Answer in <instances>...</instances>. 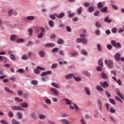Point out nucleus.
<instances>
[{
	"mask_svg": "<svg viewBox=\"0 0 124 124\" xmlns=\"http://www.w3.org/2000/svg\"><path fill=\"white\" fill-rule=\"evenodd\" d=\"M21 106L23 108H28V107H29V105L27 103H24L21 105Z\"/></svg>",
	"mask_w": 124,
	"mask_h": 124,
	"instance_id": "c85d7f7f",
	"label": "nucleus"
},
{
	"mask_svg": "<svg viewBox=\"0 0 124 124\" xmlns=\"http://www.w3.org/2000/svg\"><path fill=\"white\" fill-rule=\"evenodd\" d=\"M116 94H117L121 99H123V100H124V95L122 94V93H121V92L119 90H117Z\"/></svg>",
	"mask_w": 124,
	"mask_h": 124,
	"instance_id": "f8f14e48",
	"label": "nucleus"
},
{
	"mask_svg": "<svg viewBox=\"0 0 124 124\" xmlns=\"http://www.w3.org/2000/svg\"><path fill=\"white\" fill-rule=\"evenodd\" d=\"M103 7V3L101 2H99L97 4V8L99 9H101Z\"/></svg>",
	"mask_w": 124,
	"mask_h": 124,
	"instance_id": "cd10ccee",
	"label": "nucleus"
},
{
	"mask_svg": "<svg viewBox=\"0 0 124 124\" xmlns=\"http://www.w3.org/2000/svg\"><path fill=\"white\" fill-rule=\"evenodd\" d=\"M115 99L116 100H117L118 101H119L120 102H121V103H123V100H122V99H121V98H120L119 97L116 96H115Z\"/></svg>",
	"mask_w": 124,
	"mask_h": 124,
	"instance_id": "8fccbe9b",
	"label": "nucleus"
},
{
	"mask_svg": "<svg viewBox=\"0 0 124 124\" xmlns=\"http://www.w3.org/2000/svg\"><path fill=\"white\" fill-rule=\"evenodd\" d=\"M111 44H112V45H113V47H115V48H121L122 47L121 44H120V43H118L117 44V42H116V41H115V40H112L111 42Z\"/></svg>",
	"mask_w": 124,
	"mask_h": 124,
	"instance_id": "7ed1b4c3",
	"label": "nucleus"
},
{
	"mask_svg": "<svg viewBox=\"0 0 124 124\" xmlns=\"http://www.w3.org/2000/svg\"><path fill=\"white\" fill-rule=\"evenodd\" d=\"M24 40L23 39L20 38V39H18L16 40L17 43H20V42H24Z\"/></svg>",
	"mask_w": 124,
	"mask_h": 124,
	"instance_id": "864d4df0",
	"label": "nucleus"
},
{
	"mask_svg": "<svg viewBox=\"0 0 124 124\" xmlns=\"http://www.w3.org/2000/svg\"><path fill=\"white\" fill-rule=\"evenodd\" d=\"M74 107H75V108L76 109V112H78V109H79L78 106H77V105H76V104H74Z\"/></svg>",
	"mask_w": 124,
	"mask_h": 124,
	"instance_id": "13d9d810",
	"label": "nucleus"
},
{
	"mask_svg": "<svg viewBox=\"0 0 124 124\" xmlns=\"http://www.w3.org/2000/svg\"><path fill=\"white\" fill-rule=\"evenodd\" d=\"M59 48L58 47H56V48H54L53 49H52V52H53V53H56L57 52H58V51H59Z\"/></svg>",
	"mask_w": 124,
	"mask_h": 124,
	"instance_id": "4d7b16f0",
	"label": "nucleus"
},
{
	"mask_svg": "<svg viewBox=\"0 0 124 124\" xmlns=\"http://www.w3.org/2000/svg\"><path fill=\"white\" fill-rule=\"evenodd\" d=\"M45 47H55V44L54 43H48L45 45Z\"/></svg>",
	"mask_w": 124,
	"mask_h": 124,
	"instance_id": "aec40b11",
	"label": "nucleus"
},
{
	"mask_svg": "<svg viewBox=\"0 0 124 124\" xmlns=\"http://www.w3.org/2000/svg\"><path fill=\"white\" fill-rule=\"evenodd\" d=\"M98 65L96 68L97 71H102V68H103V61L102 59H99Z\"/></svg>",
	"mask_w": 124,
	"mask_h": 124,
	"instance_id": "f03ea898",
	"label": "nucleus"
},
{
	"mask_svg": "<svg viewBox=\"0 0 124 124\" xmlns=\"http://www.w3.org/2000/svg\"><path fill=\"white\" fill-rule=\"evenodd\" d=\"M39 118L40 120H45V119H46V115H45L44 114H40L39 115Z\"/></svg>",
	"mask_w": 124,
	"mask_h": 124,
	"instance_id": "b1692460",
	"label": "nucleus"
},
{
	"mask_svg": "<svg viewBox=\"0 0 124 124\" xmlns=\"http://www.w3.org/2000/svg\"><path fill=\"white\" fill-rule=\"evenodd\" d=\"M64 100H65L67 105H70L72 104V101H71L68 99H65Z\"/></svg>",
	"mask_w": 124,
	"mask_h": 124,
	"instance_id": "7c9ffc66",
	"label": "nucleus"
},
{
	"mask_svg": "<svg viewBox=\"0 0 124 124\" xmlns=\"http://www.w3.org/2000/svg\"><path fill=\"white\" fill-rule=\"evenodd\" d=\"M104 21L106 22V23H111L112 19H109L108 16H106V17L104 19Z\"/></svg>",
	"mask_w": 124,
	"mask_h": 124,
	"instance_id": "412c9836",
	"label": "nucleus"
},
{
	"mask_svg": "<svg viewBox=\"0 0 124 124\" xmlns=\"http://www.w3.org/2000/svg\"><path fill=\"white\" fill-rule=\"evenodd\" d=\"M39 55L40 57L43 58V57H44V55H45V52L42 50H39Z\"/></svg>",
	"mask_w": 124,
	"mask_h": 124,
	"instance_id": "5701e85b",
	"label": "nucleus"
},
{
	"mask_svg": "<svg viewBox=\"0 0 124 124\" xmlns=\"http://www.w3.org/2000/svg\"><path fill=\"white\" fill-rule=\"evenodd\" d=\"M12 123L13 124H20L18 121H16V120L14 119L12 120Z\"/></svg>",
	"mask_w": 124,
	"mask_h": 124,
	"instance_id": "a18cd8bd",
	"label": "nucleus"
},
{
	"mask_svg": "<svg viewBox=\"0 0 124 124\" xmlns=\"http://www.w3.org/2000/svg\"><path fill=\"white\" fill-rule=\"evenodd\" d=\"M95 26L97 28H100L101 27V24L99 22H96L95 23Z\"/></svg>",
	"mask_w": 124,
	"mask_h": 124,
	"instance_id": "680f3d73",
	"label": "nucleus"
},
{
	"mask_svg": "<svg viewBox=\"0 0 124 124\" xmlns=\"http://www.w3.org/2000/svg\"><path fill=\"white\" fill-rule=\"evenodd\" d=\"M86 36H87V35L85 34H82L80 35V37H81V42H82L83 44H86V43H88V41H87L86 38H84L86 37Z\"/></svg>",
	"mask_w": 124,
	"mask_h": 124,
	"instance_id": "423d86ee",
	"label": "nucleus"
},
{
	"mask_svg": "<svg viewBox=\"0 0 124 124\" xmlns=\"http://www.w3.org/2000/svg\"><path fill=\"white\" fill-rule=\"evenodd\" d=\"M85 91L87 95H91V90L89 87H85Z\"/></svg>",
	"mask_w": 124,
	"mask_h": 124,
	"instance_id": "2eb2a0df",
	"label": "nucleus"
},
{
	"mask_svg": "<svg viewBox=\"0 0 124 124\" xmlns=\"http://www.w3.org/2000/svg\"><path fill=\"white\" fill-rule=\"evenodd\" d=\"M97 104L98 106L99 110L101 111L102 110V102H101L99 98L97 99Z\"/></svg>",
	"mask_w": 124,
	"mask_h": 124,
	"instance_id": "0eeeda50",
	"label": "nucleus"
},
{
	"mask_svg": "<svg viewBox=\"0 0 124 124\" xmlns=\"http://www.w3.org/2000/svg\"><path fill=\"white\" fill-rule=\"evenodd\" d=\"M4 90L5 92L9 93H13V91L9 90V88H8L7 87H5L4 88Z\"/></svg>",
	"mask_w": 124,
	"mask_h": 124,
	"instance_id": "4be33fe9",
	"label": "nucleus"
},
{
	"mask_svg": "<svg viewBox=\"0 0 124 124\" xmlns=\"http://www.w3.org/2000/svg\"><path fill=\"white\" fill-rule=\"evenodd\" d=\"M31 118L33 119V120H36L37 119V117L36 116V114H35V112H32L31 114Z\"/></svg>",
	"mask_w": 124,
	"mask_h": 124,
	"instance_id": "6ab92c4d",
	"label": "nucleus"
},
{
	"mask_svg": "<svg viewBox=\"0 0 124 124\" xmlns=\"http://www.w3.org/2000/svg\"><path fill=\"white\" fill-rule=\"evenodd\" d=\"M58 44H59L60 45L62 44H63V40L62 39L60 38L57 42Z\"/></svg>",
	"mask_w": 124,
	"mask_h": 124,
	"instance_id": "72a5a7b5",
	"label": "nucleus"
},
{
	"mask_svg": "<svg viewBox=\"0 0 124 124\" xmlns=\"http://www.w3.org/2000/svg\"><path fill=\"white\" fill-rule=\"evenodd\" d=\"M21 59L22 60H28V56L25 54L24 55H23V56L21 57Z\"/></svg>",
	"mask_w": 124,
	"mask_h": 124,
	"instance_id": "e2e57ef3",
	"label": "nucleus"
},
{
	"mask_svg": "<svg viewBox=\"0 0 124 124\" xmlns=\"http://www.w3.org/2000/svg\"><path fill=\"white\" fill-rule=\"evenodd\" d=\"M50 91L53 93L54 95H56L57 96H59L60 95V93H59V91L55 88H51Z\"/></svg>",
	"mask_w": 124,
	"mask_h": 124,
	"instance_id": "6e6552de",
	"label": "nucleus"
},
{
	"mask_svg": "<svg viewBox=\"0 0 124 124\" xmlns=\"http://www.w3.org/2000/svg\"><path fill=\"white\" fill-rule=\"evenodd\" d=\"M58 66V64L57 63H53L52 64L51 66V68H56Z\"/></svg>",
	"mask_w": 124,
	"mask_h": 124,
	"instance_id": "0e129e2a",
	"label": "nucleus"
},
{
	"mask_svg": "<svg viewBox=\"0 0 124 124\" xmlns=\"http://www.w3.org/2000/svg\"><path fill=\"white\" fill-rule=\"evenodd\" d=\"M73 78H74V80H75V81H76L77 82H80V81H81V80H82V78H81L75 77V75L74 76Z\"/></svg>",
	"mask_w": 124,
	"mask_h": 124,
	"instance_id": "a878e982",
	"label": "nucleus"
},
{
	"mask_svg": "<svg viewBox=\"0 0 124 124\" xmlns=\"http://www.w3.org/2000/svg\"><path fill=\"white\" fill-rule=\"evenodd\" d=\"M12 14H13V10L11 9V10H9L8 12V16H12Z\"/></svg>",
	"mask_w": 124,
	"mask_h": 124,
	"instance_id": "ea45409f",
	"label": "nucleus"
},
{
	"mask_svg": "<svg viewBox=\"0 0 124 124\" xmlns=\"http://www.w3.org/2000/svg\"><path fill=\"white\" fill-rule=\"evenodd\" d=\"M28 32H29L30 36H31V35H32V33L33 32V30L32 29H29Z\"/></svg>",
	"mask_w": 124,
	"mask_h": 124,
	"instance_id": "49530a36",
	"label": "nucleus"
},
{
	"mask_svg": "<svg viewBox=\"0 0 124 124\" xmlns=\"http://www.w3.org/2000/svg\"><path fill=\"white\" fill-rule=\"evenodd\" d=\"M100 85L104 88V89H105V88H107L109 87V85H108V83L106 81H104V83H100Z\"/></svg>",
	"mask_w": 124,
	"mask_h": 124,
	"instance_id": "ddd939ff",
	"label": "nucleus"
},
{
	"mask_svg": "<svg viewBox=\"0 0 124 124\" xmlns=\"http://www.w3.org/2000/svg\"><path fill=\"white\" fill-rule=\"evenodd\" d=\"M54 15L56 17H58V18H59V19H61V18H63V17H64L65 16L64 13H61L59 15H58V14L55 13L54 14Z\"/></svg>",
	"mask_w": 124,
	"mask_h": 124,
	"instance_id": "1a4fd4ad",
	"label": "nucleus"
},
{
	"mask_svg": "<svg viewBox=\"0 0 124 124\" xmlns=\"http://www.w3.org/2000/svg\"><path fill=\"white\" fill-rule=\"evenodd\" d=\"M105 64H107L109 68H112V67H113V62L111 60H105Z\"/></svg>",
	"mask_w": 124,
	"mask_h": 124,
	"instance_id": "20e7f679",
	"label": "nucleus"
},
{
	"mask_svg": "<svg viewBox=\"0 0 124 124\" xmlns=\"http://www.w3.org/2000/svg\"><path fill=\"white\" fill-rule=\"evenodd\" d=\"M109 102L111 103V104H113V105H116V102L114 101L113 99H109Z\"/></svg>",
	"mask_w": 124,
	"mask_h": 124,
	"instance_id": "58836bf2",
	"label": "nucleus"
},
{
	"mask_svg": "<svg viewBox=\"0 0 124 124\" xmlns=\"http://www.w3.org/2000/svg\"><path fill=\"white\" fill-rule=\"evenodd\" d=\"M47 123L48 124H56L53 120H47Z\"/></svg>",
	"mask_w": 124,
	"mask_h": 124,
	"instance_id": "6e6d98bb",
	"label": "nucleus"
},
{
	"mask_svg": "<svg viewBox=\"0 0 124 124\" xmlns=\"http://www.w3.org/2000/svg\"><path fill=\"white\" fill-rule=\"evenodd\" d=\"M107 7H105L102 9H101V12H106L107 11Z\"/></svg>",
	"mask_w": 124,
	"mask_h": 124,
	"instance_id": "de8ad7c7",
	"label": "nucleus"
},
{
	"mask_svg": "<svg viewBox=\"0 0 124 124\" xmlns=\"http://www.w3.org/2000/svg\"><path fill=\"white\" fill-rule=\"evenodd\" d=\"M46 103L47 105H51V100L50 99H46Z\"/></svg>",
	"mask_w": 124,
	"mask_h": 124,
	"instance_id": "37998d69",
	"label": "nucleus"
},
{
	"mask_svg": "<svg viewBox=\"0 0 124 124\" xmlns=\"http://www.w3.org/2000/svg\"><path fill=\"white\" fill-rule=\"evenodd\" d=\"M16 115H17L18 117V119H21L22 118H23V114H22V113L21 112H17L16 113Z\"/></svg>",
	"mask_w": 124,
	"mask_h": 124,
	"instance_id": "e433bc0d",
	"label": "nucleus"
},
{
	"mask_svg": "<svg viewBox=\"0 0 124 124\" xmlns=\"http://www.w3.org/2000/svg\"><path fill=\"white\" fill-rule=\"evenodd\" d=\"M12 108V109L14 110V111H22L23 110V108L19 106H13Z\"/></svg>",
	"mask_w": 124,
	"mask_h": 124,
	"instance_id": "39448f33",
	"label": "nucleus"
},
{
	"mask_svg": "<svg viewBox=\"0 0 124 124\" xmlns=\"http://www.w3.org/2000/svg\"><path fill=\"white\" fill-rule=\"evenodd\" d=\"M18 72H19V73H24L25 72V70L23 69H19L17 70Z\"/></svg>",
	"mask_w": 124,
	"mask_h": 124,
	"instance_id": "bf43d9fd",
	"label": "nucleus"
},
{
	"mask_svg": "<svg viewBox=\"0 0 124 124\" xmlns=\"http://www.w3.org/2000/svg\"><path fill=\"white\" fill-rule=\"evenodd\" d=\"M97 48L98 52H101V46L99 45V44H97Z\"/></svg>",
	"mask_w": 124,
	"mask_h": 124,
	"instance_id": "c03bdc74",
	"label": "nucleus"
},
{
	"mask_svg": "<svg viewBox=\"0 0 124 124\" xmlns=\"http://www.w3.org/2000/svg\"><path fill=\"white\" fill-rule=\"evenodd\" d=\"M10 58L12 61H15V60H16V57L14 54H11L10 55Z\"/></svg>",
	"mask_w": 124,
	"mask_h": 124,
	"instance_id": "bb28decb",
	"label": "nucleus"
},
{
	"mask_svg": "<svg viewBox=\"0 0 124 124\" xmlns=\"http://www.w3.org/2000/svg\"><path fill=\"white\" fill-rule=\"evenodd\" d=\"M101 75H102V78L103 79H107L108 76L106 74L103 72H102Z\"/></svg>",
	"mask_w": 124,
	"mask_h": 124,
	"instance_id": "2f4dec72",
	"label": "nucleus"
},
{
	"mask_svg": "<svg viewBox=\"0 0 124 124\" xmlns=\"http://www.w3.org/2000/svg\"><path fill=\"white\" fill-rule=\"evenodd\" d=\"M8 116L9 117V118H13V117L14 116V114L12 111H10L8 113Z\"/></svg>",
	"mask_w": 124,
	"mask_h": 124,
	"instance_id": "c756f323",
	"label": "nucleus"
},
{
	"mask_svg": "<svg viewBox=\"0 0 124 124\" xmlns=\"http://www.w3.org/2000/svg\"><path fill=\"white\" fill-rule=\"evenodd\" d=\"M16 101H17V102H23V100L22 99H20V98L18 97H16L15 98Z\"/></svg>",
	"mask_w": 124,
	"mask_h": 124,
	"instance_id": "4c0bfd02",
	"label": "nucleus"
},
{
	"mask_svg": "<svg viewBox=\"0 0 124 124\" xmlns=\"http://www.w3.org/2000/svg\"><path fill=\"white\" fill-rule=\"evenodd\" d=\"M84 74L86 75V76H87V77H91V74L88 71H85Z\"/></svg>",
	"mask_w": 124,
	"mask_h": 124,
	"instance_id": "5fc2aeb1",
	"label": "nucleus"
},
{
	"mask_svg": "<svg viewBox=\"0 0 124 124\" xmlns=\"http://www.w3.org/2000/svg\"><path fill=\"white\" fill-rule=\"evenodd\" d=\"M81 53L83 54V55H84L85 56H87L88 55V53L85 50L82 49L81 50Z\"/></svg>",
	"mask_w": 124,
	"mask_h": 124,
	"instance_id": "603ef678",
	"label": "nucleus"
},
{
	"mask_svg": "<svg viewBox=\"0 0 124 124\" xmlns=\"http://www.w3.org/2000/svg\"><path fill=\"white\" fill-rule=\"evenodd\" d=\"M48 24L50 27H54V22L53 21V20H50Z\"/></svg>",
	"mask_w": 124,
	"mask_h": 124,
	"instance_id": "09e8293b",
	"label": "nucleus"
},
{
	"mask_svg": "<svg viewBox=\"0 0 124 124\" xmlns=\"http://www.w3.org/2000/svg\"><path fill=\"white\" fill-rule=\"evenodd\" d=\"M51 85L54 87V88H56V89H60L61 86L59 84L56 83V82H53L51 83Z\"/></svg>",
	"mask_w": 124,
	"mask_h": 124,
	"instance_id": "f3484780",
	"label": "nucleus"
},
{
	"mask_svg": "<svg viewBox=\"0 0 124 124\" xmlns=\"http://www.w3.org/2000/svg\"><path fill=\"white\" fill-rule=\"evenodd\" d=\"M99 14V11H96L94 13V16H98Z\"/></svg>",
	"mask_w": 124,
	"mask_h": 124,
	"instance_id": "69168bd1",
	"label": "nucleus"
},
{
	"mask_svg": "<svg viewBox=\"0 0 124 124\" xmlns=\"http://www.w3.org/2000/svg\"><path fill=\"white\" fill-rule=\"evenodd\" d=\"M37 31V33H39L37 35V37H38V38H42V37H43V32L45 31V29L41 27L39 28Z\"/></svg>",
	"mask_w": 124,
	"mask_h": 124,
	"instance_id": "f257e3e1",
	"label": "nucleus"
},
{
	"mask_svg": "<svg viewBox=\"0 0 124 124\" xmlns=\"http://www.w3.org/2000/svg\"><path fill=\"white\" fill-rule=\"evenodd\" d=\"M16 39V36L15 35H12L11 36V40L12 41H15Z\"/></svg>",
	"mask_w": 124,
	"mask_h": 124,
	"instance_id": "79ce46f5",
	"label": "nucleus"
},
{
	"mask_svg": "<svg viewBox=\"0 0 124 124\" xmlns=\"http://www.w3.org/2000/svg\"><path fill=\"white\" fill-rule=\"evenodd\" d=\"M109 111L110 113H115V112H116V110L114 109V108H110Z\"/></svg>",
	"mask_w": 124,
	"mask_h": 124,
	"instance_id": "338daca9",
	"label": "nucleus"
},
{
	"mask_svg": "<svg viewBox=\"0 0 124 124\" xmlns=\"http://www.w3.org/2000/svg\"><path fill=\"white\" fill-rule=\"evenodd\" d=\"M97 91H99V92H103V88H102L100 86H97L96 87Z\"/></svg>",
	"mask_w": 124,
	"mask_h": 124,
	"instance_id": "f704fd0d",
	"label": "nucleus"
},
{
	"mask_svg": "<svg viewBox=\"0 0 124 124\" xmlns=\"http://www.w3.org/2000/svg\"><path fill=\"white\" fill-rule=\"evenodd\" d=\"M66 31H68V32H70L71 31V28L69 26L66 27Z\"/></svg>",
	"mask_w": 124,
	"mask_h": 124,
	"instance_id": "774afa93",
	"label": "nucleus"
},
{
	"mask_svg": "<svg viewBox=\"0 0 124 124\" xmlns=\"http://www.w3.org/2000/svg\"><path fill=\"white\" fill-rule=\"evenodd\" d=\"M77 14L78 15H81L82 14V7H80L77 10Z\"/></svg>",
	"mask_w": 124,
	"mask_h": 124,
	"instance_id": "393cba45",
	"label": "nucleus"
},
{
	"mask_svg": "<svg viewBox=\"0 0 124 124\" xmlns=\"http://www.w3.org/2000/svg\"><path fill=\"white\" fill-rule=\"evenodd\" d=\"M31 84L32 85H36L38 84V82H37V81L36 80H32L31 82Z\"/></svg>",
	"mask_w": 124,
	"mask_h": 124,
	"instance_id": "3c124183",
	"label": "nucleus"
},
{
	"mask_svg": "<svg viewBox=\"0 0 124 124\" xmlns=\"http://www.w3.org/2000/svg\"><path fill=\"white\" fill-rule=\"evenodd\" d=\"M9 79L11 80V81H13V82H15V81H16V78L14 77H12L9 78Z\"/></svg>",
	"mask_w": 124,
	"mask_h": 124,
	"instance_id": "052dcab7",
	"label": "nucleus"
},
{
	"mask_svg": "<svg viewBox=\"0 0 124 124\" xmlns=\"http://www.w3.org/2000/svg\"><path fill=\"white\" fill-rule=\"evenodd\" d=\"M17 93L19 96L23 95V94H24V92L21 90H19L17 92Z\"/></svg>",
	"mask_w": 124,
	"mask_h": 124,
	"instance_id": "c9c22d12",
	"label": "nucleus"
},
{
	"mask_svg": "<svg viewBox=\"0 0 124 124\" xmlns=\"http://www.w3.org/2000/svg\"><path fill=\"white\" fill-rule=\"evenodd\" d=\"M34 73H35V74H39L40 73V71L38 69H35L34 70Z\"/></svg>",
	"mask_w": 124,
	"mask_h": 124,
	"instance_id": "a19ab883",
	"label": "nucleus"
},
{
	"mask_svg": "<svg viewBox=\"0 0 124 124\" xmlns=\"http://www.w3.org/2000/svg\"><path fill=\"white\" fill-rule=\"evenodd\" d=\"M75 75V74H70L67 75L65 76V78L66 79H71V78H74Z\"/></svg>",
	"mask_w": 124,
	"mask_h": 124,
	"instance_id": "dca6fc26",
	"label": "nucleus"
},
{
	"mask_svg": "<svg viewBox=\"0 0 124 124\" xmlns=\"http://www.w3.org/2000/svg\"><path fill=\"white\" fill-rule=\"evenodd\" d=\"M26 20H28V21H33V20H35V16H28L26 17Z\"/></svg>",
	"mask_w": 124,
	"mask_h": 124,
	"instance_id": "4468645a",
	"label": "nucleus"
},
{
	"mask_svg": "<svg viewBox=\"0 0 124 124\" xmlns=\"http://www.w3.org/2000/svg\"><path fill=\"white\" fill-rule=\"evenodd\" d=\"M114 57L115 61H116L117 62H119L121 58V54H120V53H117L116 54L114 55Z\"/></svg>",
	"mask_w": 124,
	"mask_h": 124,
	"instance_id": "9b49d317",
	"label": "nucleus"
},
{
	"mask_svg": "<svg viewBox=\"0 0 124 124\" xmlns=\"http://www.w3.org/2000/svg\"><path fill=\"white\" fill-rule=\"evenodd\" d=\"M61 123H62L63 124H70V122L68 121V120L67 119H62L61 120Z\"/></svg>",
	"mask_w": 124,
	"mask_h": 124,
	"instance_id": "a211bd4d",
	"label": "nucleus"
},
{
	"mask_svg": "<svg viewBox=\"0 0 124 124\" xmlns=\"http://www.w3.org/2000/svg\"><path fill=\"white\" fill-rule=\"evenodd\" d=\"M94 10V8L93 6H90L88 8V11L89 12H93Z\"/></svg>",
	"mask_w": 124,
	"mask_h": 124,
	"instance_id": "473e14b6",
	"label": "nucleus"
},
{
	"mask_svg": "<svg viewBox=\"0 0 124 124\" xmlns=\"http://www.w3.org/2000/svg\"><path fill=\"white\" fill-rule=\"evenodd\" d=\"M50 74H52V71H47L46 72H43L41 74V76L43 77V76H46V75H50Z\"/></svg>",
	"mask_w": 124,
	"mask_h": 124,
	"instance_id": "9d476101",
	"label": "nucleus"
}]
</instances>
